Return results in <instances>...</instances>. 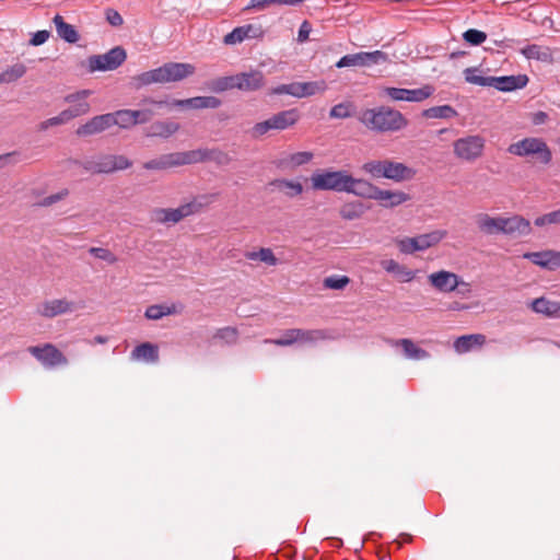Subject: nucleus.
Wrapping results in <instances>:
<instances>
[{
    "label": "nucleus",
    "mask_w": 560,
    "mask_h": 560,
    "mask_svg": "<svg viewBox=\"0 0 560 560\" xmlns=\"http://www.w3.org/2000/svg\"><path fill=\"white\" fill-rule=\"evenodd\" d=\"M359 120L375 132H396L408 125V120L399 110L388 106L365 109Z\"/></svg>",
    "instance_id": "f257e3e1"
},
{
    "label": "nucleus",
    "mask_w": 560,
    "mask_h": 560,
    "mask_svg": "<svg viewBox=\"0 0 560 560\" xmlns=\"http://www.w3.org/2000/svg\"><path fill=\"white\" fill-rule=\"evenodd\" d=\"M196 71V68L191 63L187 62H166L163 66L142 72L133 77V82L137 88L160 83H172L182 81Z\"/></svg>",
    "instance_id": "f03ea898"
},
{
    "label": "nucleus",
    "mask_w": 560,
    "mask_h": 560,
    "mask_svg": "<svg viewBox=\"0 0 560 560\" xmlns=\"http://www.w3.org/2000/svg\"><path fill=\"white\" fill-rule=\"evenodd\" d=\"M506 151L522 159H534L541 165H549L552 161V151L547 142L539 137H525L511 143Z\"/></svg>",
    "instance_id": "7ed1b4c3"
},
{
    "label": "nucleus",
    "mask_w": 560,
    "mask_h": 560,
    "mask_svg": "<svg viewBox=\"0 0 560 560\" xmlns=\"http://www.w3.org/2000/svg\"><path fill=\"white\" fill-rule=\"evenodd\" d=\"M301 118L296 108L278 112L264 121L256 122L252 130L253 138H260L269 131H282L293 127Z\"/></svg>",
    "instance_id": "20e7f679"
},
{
    "label": "nucleus",
    "mask_w": 560,
    "mask_h": 560,
    "mask_svg": "<svg viewBox=\"0 0 560 560\" xmlns=\"http://www.w3.org/2000/svg\"><path fill=\"white\" fill-rule=\"evenodd\" d=\"M350 180V174L347 171L331 168L316 171L311 176L312 188L315 190L347 192Z\"/></svg>",
    "instance_id": "39448f33"
},
{
    "label": "nucleus",
    "mask_w": 560,
    "mask_h": 560,
    "mask_svg": "<svg viewBox=\"0 0 560 560\" xmlns=\"http://www.w3.org/2000/svg\"><path fill=\"white\" fill-rule=\"evenodd\" d=\"M486 139L480 135L458 138L453 143L454 155L465 162H475L483 155Z\"/></svg>",
    "instance_id": "423d86ee"
},
{
    "label": "nucleus",
    "mask_w": 560,
    "mask_h": 560,
    "mask_svg": "<svg viewBox=\"0 0 560 560\" xmlns=\"http://www.w3.org/2000/svg\"><path fill=\"white\" fill-rule=\"evenodd\" d=\"M126 58V50L120 46H116L103 55L90 56L86 60V68L90 73L112 71L120 67Z\"/></svg>",
    "instance_id": "0eeeda50"
},
{
    "label": "nucleus",
    "mask_w": 560,
    "mask_h": 560,
    "mask_svg": "<svg viewBox=\"0 0 560 560\" xmlns=\"http://www.w3.org/2000/svg\"><path fill=\"white\" fill-rule=\"evenodd\" d=\"M446 235L445 231L435 230L429 233L420 234L415 237H405L397 241V246L402 254H413L423 252L439 244Z\"/></svg>",
    "instance_id": "6e6552de"
},
{
    "label": "nucleus",
    "mask_w": 560,
    "mask_h": 560,
    "mask_svg": "<svg viewBox=\"0 0 560 560\" xmlns=\"http://www.w3.org/2000/svg\"><path fill=\"white\" fill-rule=\"evenodd\" d=\"M131 165V161L125 155L107 154L101 155L95 160L86 161L84 168L91 173L108 174L129 168Z\"/></svg>",
    "instance_id": "1a4fd4ad"
},
{
    "label": "nucleus",
    "mask_w": 560,
    "mask_h": 560,
    "mask_svg": "<svg viewBox=\"0 0 560 560\" xmlns=\"http://www.w3.org/2000/svg\"><path fill=\"white\" fill-rule=\"evenodd\" d=\"M430 285L440 293H451L458 288H465L462 293L469 292V284L458 275L448 270H439L428 276Z\"/></svg>",
    "instance_id": "9d476101"
},
{
    "label": "nucleus",
    "mask_w": 560,
    "mask_h": 560,
    "mask_svg": "<svg viewBox=\"0 0 560 560\" xmlns=\"http://www.w3.org/2000/svg\"><path fill=\"white\" fill-rule=\"evenodd\" d=\"M200 205L191 201L179 206L178 208H156L152 211V221L161 224H176L184 218L196 213Z\"/></svg>",
    "instance_id": "9b49d317"
},
{
    "label": "nucleus",
    "mask_w": 560,
    "mask_h": 560,
    "mask_svg": "<svg viewBox=\"0 0 560 560\" xmlns=\"http://www.w3.org/2000/svg\"><path fill=\"white\" fill-rule=\"evenodd\" d=\"M388 61V56L384 51H360L341 57L337 63V68L346 67H371L373 65H381Z\"/></svg>",
    "instance_id": "f8f14e48"
},
{
    "label": "nucleus",
    "mask_w": 560,
    "mask_h": 560,
    "mask_svg": "<svg viewBox=\"0 0 560 560\" xmlns=\"http://www.w3.org/2000/svg\"><path fill=\"white\" fill-rule=\"evenodd\" d=\"M78 308L79 305L68 299H52L39 303L36 307V314L45 318H52L59 315L73 313Z\"/></svg>",
    "instance_id": "ddd939ff"
},
{
    "label": "nucleus",
    "mask_w": 560,
    "mask_h": 560,
    "mask_svg": "<svg viewBox=\"0 0 560 560\" xmlns=\"http://www.w3.org/2000/svg\"><path fill=\"white\" fill-rule=\"evenodd\" d=\"M28 351L45 368H55L57 365H66L68 363L63 353L51 343L30 347Z\"/></svg>",
    "instance_id": "4468645a"
},
{
    "label": "nucleus",
    "mask_w": 560,
    "mask_h": 560,
    "mask_svg": "<svg viewBox=\"0 0 560 560\" xmlns=\"http://www.w3.org/2000/svg\"><path fill=\"white\" fill-rule=\"evenodd\" d=\"M523 258L532 261L542 269L556 270L560 268V250L546 249L540 252H528Z\"/></svg>",
    "instance_id": "2eb2a0df"
},
{
    "label": "nucleus",
    "mask_w": 560,
    "mask_h": 560,
    "mask_svg": "<svg viewBox=\"0 0 560 560\" xmlns=\"http://www.w3.org/2000/svg\"><path fill=\"white\" fill-rule=\"evenodd\" d=\"M186 152L188 164H195L205 161H213L217 164L226 165L231 161V158L228 153L218 149H196Z\"/></svg>",
    "instance_id": "dca6fc26"
},
{
    "label": "nucleus",
    "mask_w": 560,
    "mask_h": 560,
    "mask_svg": "<svg viewBox=\"0 0 560 560\" xmlns=\"http://www.w3.org/2000/svg\"><path fill=\"white\" fill-rule=\"evenodd\" d=\"M182 165H188L186 151L164 154L158 159L145 162L143 167L149 171H160Z\"/></svg>",
    "instance_id": "f3484780"
},
{
    "label": "nucleus",
    "mask_w": 560,
    "mask_h": 560,
    "mask_svg": "<svg viewBox=\"0 0 560 560\" xmlns=\"http://www.w3.org/2000/svg\"><path fill=\"white\" fill-rule=\"evenodd\" d=\"M532 233L530 222L522 215L503 217L502 234L508 236H526Z\"/></svg>",
    "instance_id": "a211bd4d"
},
{
    "label": "nucleus",
    "mask_w": 560,
    "mask_h": 560,
    "mask_svg": "<svg viewBox=\"0 0 560 560\" xmlns=\"http://www.w3.org/2000/svg\"><path fill=\"white\" fill-rule=\"evenodd\" d=\"M112 127V116L109 113L102 114L92 117L85 124L81 125L75 133L79 137H90L97 133H101Z\"/></svg>",
    "instance_id": "6ab92c4d"
},
{
    "label": "nucleus",
    "mask_w": 560,
    "mask_h": 560,
    "mask_svg": "<svg viewBox=\"0 0 560 560\" xmlns=\"http://www.w3.org/2000/svg\"><path fill=\"white\" fill-rule=\"evenodd\" d=\"M262 35L261 26L246 24L235 27L232 32L228 33L223 38V43L225 45H236L248 38H261Z\"/></svg>",
    "instance_id": "aec40b11"
},
{
    "label": "nucleus",
    "mask_w": 560,
    "mask_h": 560,
    "mask_svg": "<svg viewBox=\"0 0 560 560\" xmlns=\"http://www.w3.org/2000/svg\"><path fill=\"white\" fill-rule=\"evenodd\" d=\"M236 79V90L243 92L258 91L265 85V75L259 70L237 73Z\"/></svg>",
    "instance_id": "412c9836"
},
{
    "label": "nucleus",
    "mask_w": 560,
    "mask_h": 560,
    "mask_svg": "<svg viewBox=\"0 0 560 560\" xmlns=\"http://www.w3.org/2000/svg\"><path fill=\"white\" fill-rule=\"evenodd\" d=\"M327 89L325 81L292 82L289 83V95L303 98L323 93Z\"/></svg>",
    "instance_id": "4be33fe9"
},
{
    "label": "nucleus",
    "mask_w": 560,
    "mask_h": 560,
    "mask_svg": "<svg viewBox=\"0 0 560 560\" xmlns=\"http://www.w3.org/2000/svg\"><path fill=\"white\" fill-rule=\"evenodd\" d=\"M222 104L215 96H195L186 100H174L170 103L174 107H187L192 109L218 108Z\"/></svg>",
    "instance_id": "5701e85b"
},
{
    "label": "nucleus",
    "mask_w": 560,
    "mask_h": 560,
    "mask_svg": "<svg viewBox=\"0 0 560 560\" xmlns=\"http://www.w3.org/2000/svg\"><path fill=\"white\" fill-rule=\"evenodd\" d=\"M527 83L528 78L526 74L492 77L491 80V86L502 92L523 89Z\"/></svg>",
    "instance_id": "b1692460"
},
{
    "label": "nucleus",
    "mask_w": 560,
    "mask_h": 560,
    "mask_svg": "<svg viewBox=\"0 0 560 560\" xmlns=\"http://www.w3.org/2000/svg\"><path fill=\"white\" fill-rule=\"evenodd\" d=\"M476 225L485 235L502 234L503 217H492L488 213H478L475 217Z\"/></svg>",
    "instance_id": "393cba45"
},
{
    "label": "nucleus",
    "mask_w": 560,
    "mask_h": 560,
    "mask_svg": "<svg viewBox=\"0 0 560 560\" xmlns=\"http://www.w3.org/2000/svg\"><path fill=\"white\" fill-rule=\"evenodd\" d=\"M415 175L416 171L413 168L408 167L404 163L387 160L384 178L399 183L412 179Z\"/></svg>",
    "instance_id": "a878e982"
},
{
    "label": "nucleus",
    "mask_w": 560,
    "mask_h": 560,
    "mask_svg": "<svg viewBox=\"0 0 560 560\" xmlns=\"http://www.w3.org/2000/svg\"><path fill=\"white\" fill-rule=\"evenodd\" d=\"M350 179V183H348L349 188L347 189V194H352L361 198L374 199V195L378 188L377 186L366 179L355 178L351 174Z\"/></svg>",
    "instance_id": "bb28decb"
},
{
    "label": "nucleus",
    "mask_w": 560,
    "mask_h": 560,
    "mask_svg": "<svg viewBox=\"0 0 560 560\" xmlns=\"http://www.w3.org/2000/svg\"><path fill=\"white\" fill-rule=\"evenodd\" d=\"M530 308L549 318H560V301H550L544 296L530 302Z\"/></svg>",
    "instance_id": "cd10ccee"
},
{
    "label": "nucleus",
    "mask_w": 560,
    "mask_h": 560,
    "mask_svg": "<svg viewBox=\"0 0 560 560\" xmlns=\"http://www.w3.org/2000/svg\"><path fill=\"white\" fill-rule=\"evenodd\" d=\"M374 200H377L382 207L394 208L409 200V195L404 191H392L377 188Z\"/></svg>",
    "instance_id": "c85d7f7f"
},
{
    "label": "nucleus",
    "mask_w": 560,
    "mask_h": 560,
    "mask_svg": "<svg viewBox=\"0 0 560 560\" xmlns=\"http://www.w3.org/2000/svg\"><path fill=\"white\" fill-rule=\"evenodd\" d=\"M382 267L385 271L394 275L401 282H410L416 278V270H411L394 259L382 261Z\"/></svg>",
    "instance_id": "c756f323"
},
{
    "label": "nucleus",
    "mask_w": 560,
    "mask_h": 560,
    "mask_svg": "<svg viewBox=\"0 0 560 560\" xmlns=\"http://www.w3.org/2000/svg\"><path fill=\"white\" fill-rule=\"evenodd\" d=\"M90 95V91L83 90L75 94H70L66 96V102L75 103L71 107L67 108L73 118L85 115L90 110V104L85 101V98Z\"/></svg>",
    "instance_id": "7c9ffc66"
},
{
    "label": "nucleus",
    "mask_w": 560,
    "mask_h": 560,
    "mask_svg": "<svg viewBox=\"0 0 560 560\" xmlns=\"http://www.w3.org/2000/svg\"><path fill=\"white\" fill-rule=\"evenodd\" d=\"M57 35L69 44H74L79 40V33L75 27L67 23L59 14L55 15L52 20Z\"/></svg>",
    "instance_id": "2f4dec72"
},
{
    "label": "nucleus",
    "mask_w": 560,
    "mask_h": 560,
    "mask_svg": "<svg viewBox=\"0 0 560 560\" xmlns=\"http://www.w3.org/2000/svg\"><path fill=\"white\" fill-rule=\"evenodd\" d=\"M486 342V337L481 334L465 335L454 341V349L457 353H466L475 347H481Z\"/></svg>",
    "instance_id": "473e14b6"
},
{
    "label": "nucleus",
    "mask_w": 560,
    "mask_h": 560,
    "mask_svg": "<svg viewBox=\"0 0 560 560\" xmlns=\"http://www.w3.org/2000/svg\"><path fill=\"white\" fill-rule=\"evenodd\" d=\"M520 52L528 60L533 59L542 62L552 61L551 50L546 46L532 44L523 47Z\"/></svg>",
    "instance_id": "72a5a7b5"
},
{
    "label": "nucleus",
    "mask_w": 560,
    "mask_h": 560,
    "mask_svg": "<svg viewBox=\"0 0 560 560\" xmlns=\"http://www.w3.org/2000/svg\"><path fill=\"white\" fill-rule=\"evenodd\" d=\"M270 185L289 198L298 197L303 192V185L299 180L278 178L272 180Z\"/></svg>",
    "instance_id": "f704fd0d"
},
{
    "label": "nucleus",
    "mask_w": 560,
    "mask_h": 560,
    "mask_svg": "<svg viewBox=\"0 0 560 560\" xmlns=\"http://www.w3.org/2000/svg\"><path fill=\"white\" fill-rule=\"evenodd\" d=\"M131 357L135 360L156 362L159 360V350L156 346L150 342H143L132 350Z\"/></svg>",
    "instance_id": "c9c22d12"
},
{
    "label": "nucleus",
    "mask_w": 560,
    "mask_h": 560,
    "mask_svg": "<svg viewBox=\"0 0 560 560\" xmlns=\"http://www.w3.org/2000/svg\"><path fill=\"white\" fill-rule=\"evenodd\" d=\"M179 129V125L173 121H156L152 124L147 132L148 137L167 138Z\"/></svg>",
    "instance_id": "e433bc0d"
},
{
    "label": "nucleus",
    "mask_w": 560,
    "mask_h": 560,
    "mask_svg": "<svg viewBox=\"0 0 560 560\" xmlns=\"http://www.w3.org/2000/svg\"><path fill=\"white\" fill-rule=\"evenodd\" d=\"M26 73V66L22 62H16L5 68L0 72V84H9L18 81Z\"/></svg>",
    "instance_id": "4c0bfd02"
},
{
    "label": "nucleus",
    "mask_w": 560,
    "mask_h": 560,
    "mask_svg": "<svg viewBox=\"0 0 560 560\" xmlns=\"http://www.w3.org/2000/svg\"><path fill=\"white\" fill-rule=\"evenodd\" d=\"M422 116L433 119H450L456 117L457 112L451 105H441L424 109Z\"/></svg>",
    "instance_id": "58836bf2"
},
{
    "label": "nucleus",
    "mask_w": 560,
    "mask_h": 560,
    "mask_svg": "<svg viewBox=\"0 0 560 560\" xmlns=\"http://www.w3.org/2000/svg\"><path fill=\"white\" fill-rule=\"evenodd\" d=\"M398 343L401 346L404 354L407 359L422 360L429 357V353L424 349L419 348L410 339H400Z\"/></svg>",
    "instance_id": "ea45409f"
},
{
    "label": "nucleus",
    "mask_w": 560,
    "mask_h": 560,
    "mask_svg": "<svg viewBox=\"0 0 560 560\" xmlns=\"http://www.w3.org/2000/svg\"><path fill=\"white\" fill-rule=\"evenodd\" d=\"M364 212L365 208L360 201L347 202L340 208L339 211L340 217L349 221L361 218Z\"/></svg>",
    "instance_id": "a19ab883"
},
{
    "label": "nucleus",
    "mask_w": 560,
    "mask_h": 560,
    "mask_svg": "<svg viewBox=\"0 0 560 560\" xmlns=\"http://www.w3.org/2000/svg\"><path fill=\"white\" fill-rule=\"evenodd\" d=\"M236 74L219 77L209 82L208 88L215 93H222L236 89Z\"/></svg>",
    "instance_id": "79ce46f5"
},
{
    "label": "nucleus",
    "mask_w": 560,
    "mask_h": 560,
    "mask_svg": "<svg viewBox=\"0 0 560 560\" xmlns=\"http://www.w3.org/2000/svg\"><path fill=\"white\" fill-rule=\"evenodd\" d=\"M112 116V127L118 126L121 129H129L135 126L131 109H119L109 113Z\"/></svg>",
    "instance_id": "37998d69"
},
{
    "label": "nucleus",
    "mask_w": 560,
    "mask_h": 560,
    "mask_svg": "<svg viewBox=\"0 0 560 560\" xmlns=\"http://www.w3.org/2000/svg\"><path fill=\"white\" fill-rule=\"evenodd\" d=\"M330 338L326 330L322 329H313V330H304L299 329L298 342L300 343H316L322 340H326Z\"/></svg>",
    "instance_id": "c03bdc74"
},
{
    "label": "nucleus",
    "mask_w": 560,
    "mask_h": 560,
    "mask_svg": "<svg viewBox=\"0 0 560 560\" xmlns=\"http://www.w3.org/2000/svg\"><path fill=\"white\" fill-rule=\"evenodd\" d=\"M245 257L248 260H259L261 262H265L268 266H276L278 265V259L275 256L271 248L262 247L257 252H247L245 254Z\"/></svg>",
    "instance_id": "a18cd8bd"
},
{
    "label": "nucleus",
    "mask_w": 560,
    "mask_h": 560,
    "mask_svg": "<svg viewBox=\"0 0 560 560\" xmlns=\"http://www.w3.org/2000/svg\"><path fill=\"white\" fill-rule=\"evenodd\" d=\"M174 313H176L175 305L167 306V305H162V304H154V305L149 306L145 310L144 316L148 319L158 320L164 316L172 315Z\"/></svg>",
    "instance_id": "49530a36"
},
{
    "label": "nucleus",
    "mask_w": 560,
    "mask_h": 560,
    "mask_svg": "<svg viewBox=\"0 0 560 560\" xmlns=\"http://www.w3.org/2000/svg\"><path fill=\"white\" fill-rule=\"evenodd\" d=\"M434 93V88L427 84L419 89H407L406 102L420 103Z\"/></svg>",
    "instance_id": "de8ad7c7"
},
{
    "label": "nucleus",
    "mask_w": 560,
    "mask_h": 560,
    "mask_svg": "<svg viewBox=\"0 0 560 560\" xmlns=\"http://www.w3.org/2000/svg\"><path fill=\"white\" fill-rule=\"evenodd\" d=\"M465 80L479 86H491L492 77H485L477 68H467L464 71Z\"/></svg>",
    "instance_id": "09e8293b"
},
{
    "label": "nucleus",
    "mask_w": 560,
    "mask_h": 560,
    "mask_svg": "<svg viewBox=\"0 0 560 560\" xmlns=\"http://www.w3.org/2000/svg\"><path fill=\"white\" fill-rule=\"evenodd\" d=\"M387 160H373L362 165V171L374 178H384Z\"/></svg>",
    "instance_id": "8fccbe9b"
},
{
    "label": "nucleus",
    "mask_w": 560,
    "mask_h": 560,
    "mask_svg": "<svg viewBox=\"0 0 560 560\" xmlns=\"http://www.w3.org/2000/svg\"><path fill=\"white\" fill-rule=\"evenodd\" d=\"M299 328L288 329L284 331L283 336L278 339H266L265 343H272L281 347L291 346L298 342Z\"/></svg>",
    "instance_id": "3c124183"
},
{
    "label": "nucleus",
    "mask_w": 560,
    "mask_h": 560,
    "mask_svg": "<svg viewBox=\"0 0 560 560\" xmlns=\"http://www.w3.org/2000/svg\"><path fill=\"white\" fill-rule=\"evenodd\" d=\"M352 109H353V106L351 103H349V102L339 103V104L335 105L334 107H331V109L329 112V116L331 118H337V119L348 118L352 115Z\"/></svg>",
    "instance_id": "603ef678"
},
{
    "label": "nucleus",
    "mask_w": 560,
    "mask_h": 560,
    "mask_svg": "<svg viewBox=\"0 0 560 560\" xmlns=\"http://www.w3.org/2000/svg\"><path fill=\"white\" fill-rule=\"evenodd\" d=\"M350 282L347 276H330L324 279V287L331 290H342Z\"/></svg>",
    "instance_id": "864d4df0"
},
{
    "label": "nucleus",
    "mask_w": 560,
    "mask_h": 560,
    "mask_svg": "<svg viewBox=\"0 0 560 560\" xmlns=\"http://www.w3.org/2000/svg\"><path fill=\"white\" fill-rule=\"evenodd\" d=\"M463 38L472 46H478L487 39V34L476 28H469L463 34Z\"/></svg>",
    "instance_id": "5fc2aeb1"
},
{
    "label": "nucleus",
    "mask_w": 560,
    "mask_h": 560,
    "mask_svg": "<svg viewBox=\"0 0 560 560\" xmlns=\"http://www.w3.org/2000/svg\"><path fill=\"white\" fill-rule=\"evenodd\" d=\"M25 159L22 152L20 151H12L9 153H4L0 155V168H3L5 166L15 165L20 162H22Z\"/></svg>",
    "instance_id": "6e6d98bb"
},
{
    "label": "nucleus",
    "mask_w": 560,
    "mask_h": 560,
    "mask_svg": "<svg viewBox=\"0 0 560 560\" xmlns=\"http://www.w3.org/2000/svg\"><path fill=\"white\" fill-rule=\"evenodd\" d=\"M89 253L95 258L102 259L110 265L117 261V257L107 248L103 247H91Z\"/></svg>",
    "instance_id": "4d7b16f0"
},
{
    "label": "nucleus",
    "mask_w": 560,
    "mask_h": 560,
    "mask_svg": "<svg viewBox=\"0 0 560 560\" xmlns=\"http://www.w3.org/2000/svg\"><path fill=\"white\" fill-rule=\"evenodd\" d=\"M381 94L389 97L392 101L406 102L407 89L386 86L382 89Z\"/></svg>",
    "instance_id": "13d9d810"
},
{
    "label": "nucleus",
    "mask_w": 560,
    "mask_h": 560,
    "mask_svg": "<svg viewBox=\"0 0 560 560\" xmlns=\"http://www.w3.org/2000/svg\"><path fill=\"white\" fill-rule=\"evenodd\" d=\"M313 158L314 154L310 151L295 152L289 156V163L293 166H301L310 163Z\"/></svg>",
    "instance_id": "bf43d9fd"
},
{
    "label": "nucleus",
    "mask_w": 560,
    "mask_h": 560,
    "mask_svg": "<svg viewBox=\"0 0 560 560\" xmlns=\"http://www.w3.org/2000/svg\"><path fill=\"white\" fill-rule=\"evenodd\" d=\"M131 113H132L135 126L139 125V124H145V122L150 121L151 118L154 116V112L150 108L137 109V110L131 109Z\"/></svg>",
    "instance_id": "052dcab7"
},
{
    "label": "nucleus",
    "mask_w": 560,
    "mask_h": 560,
    "mask_svg": "<svg viewBox=\"0 0 560 560\" xmlns=\"http://www.w3.org/2000/svg\"><path fill=\"white\" fill-rule=\"evenodd\" d=\"M215 337L228 343H234L237 340V330L233 327H225L218 330Z\"/></svg>",
    "instance_id": "680f3d73"
},
{
    "label": "nucleus",
    "mask_w": 560,
    "mask_h": 560,
    "mask_svg": "<svg viewBox=\"0 0 560 560\" xmlns=\"http://www.w3.org/2000/svg\"><path fill=\"white\" fill-rule=\"evenodd\" d=\"M271 5H275L273 0H250L245 10L261 11Z\"/></svg>",
    "instance_id": "e2e57ef3"
},
{
    "label": "nucleus",
    "mask_w": 560,
    "mask_h": 560,
    "mask_svg": "<svg viewBox=\"0 0 560 560\" xmlns=\"http://www.w3.org/2000/svg\"><path fill=\"white\" fill-rule=\"evenodd\" d=\"M49 36H50V33L46 30L37 31L36 33L33 34L30 43L33 46H39V45H43L44 43H46L48 40Z\"/></svg>",
    "instance_id": "0e129e2a"
},
{
    "label": "nucleus",
    "mask_w": 560,
    "mask_h": 560,
    "mask_svg": "<svg viewBox=\"0 0 560 560\" xmlns=\"http://www.w3.org/2000/svg\"><path fill=\"white\" fill-rule=\"evenodd\" d=\"M311 24L307 21L302 22L299 28L298 33V42L304 43L308 39L310 33H311Z\"/></svg>",
    "instance_id": "69168bd1"
},
{
    "label": "nucleus",
    "mask_w": 560,
    "mask_h": 560,
    "mask_svg": "<svg viewBox=\"0 0 560 560\" xmlns=\"http://www.w3.org/2000/svg\"><path fill=\"white\" fill-rule=\"evenodd\" d=\"M108 23L113 26H120L124 23L122 16L115 10H108L106 14Z\"/></svg>",
    "instance_id": "338daca9"
},
{
    "label": "nucleus",
    "mask_w": 560,
    "mask_h": 560,
    "mask_svg": "<svg viewBox=\"0 0 560 560\" xmlns=\"http://www.w3.org/2000/svg\"><path fill=\"white\" fill-rule=\"evenodd\" d=\"M59 125H61V124H60L59 117L57 115L55 117H51V118H48V119L42 121L38 125V130L45 131V130L49 129L50 127H55V126H59Z\"/></svg>",
    "instance_id": "774afa93"
}]
</instances>
